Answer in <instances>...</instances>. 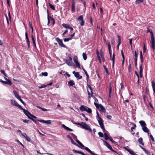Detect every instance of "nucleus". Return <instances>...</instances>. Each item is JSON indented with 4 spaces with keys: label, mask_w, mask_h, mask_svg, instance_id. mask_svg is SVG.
<instances>
[{
    "label": "nucleus",
    "mask_w": 155,
    "mask_h": 155,
    "mask_svg": "<svg viewBox=\"0 0 155 155\" xmlns=\"http://www.w3.org/2000/svg\"><path fill=\"white\" fill-rule=\"evenodd\" d=\"M23 111L24 113L25 114V115L28 117L30 119V118L31 117H30V115L31 114L30 113H29L27 110L25 109L22 108H20Z\"/></svg>",
    "instance_id": "ddd939ff"
},
{
    "label": "nucleus",
    "mask_w": 155,
    "mask_h": 155,
    "mask_svg": "<svg viewBox=\"0 0 155 155\" xmlns=\"http://www.w3.org/2000/svg\"><path fill=\"white\" fill-rule=\"evenodd\" d=\"M139 123L140 124L142 127L145 126L146 125L145 122L143 120L140 121L139 122Z\"/></svg>",
    "instance_id": "b1692460"
},
{
    "label": "nucleus",
    "mask_w": 155,
    "mask_h": 155,
    "mask_svg": "<svg viewBox=\"0 0 155 155\" xmlns=\"http://www.w3.org/2000/svg\"><path fill=\"white\" fill-rule=\"evenodd\" d=\"M13 93L15 97L18 99V98H20V96L18 94L17 92L15 91H13Z\"/></svg>",
    "instance_id": "aec40b11"
},
{
    "label": "nucleus",
    "mask_w": 155,
    "mask_h": 155,
    "mask_svg": "<svg viewBox=\"0 0 155 155\" xmlns=\"http://www.w3.org/2000/svg\"><path fill=\"white\" fill-rule=\"evenodd\" d=\"M150 136L151 138L152 139V141H153L154 142L155 141V140H154V138L153 137V136L152 135H150Z\"/></svg>",
    "instance_id": "0e129e2a"
},
{
    "label": "nucleus",
    "mask_w": 155,
    "mask_h": 155,
    "mask_svg": "<svg viewBox=\"0 0 155 155\" xmlns=\"http://www.w3.org/2000/svg\"><path fill=\"white\" fill-rule=\"evenodd\" d=\"M18 100H19L20 102L24 105H25V102L22 101V100L21 99V97L18 98Z\"/></svg>",
    "instance_id": "49530a36"
},
{
    "label": "nucleus",
    "mask_w": 155,
    "mask_h": 155,
    "mask_svg": "<svg viewBox=\"0 0 155 155\" xmlns=\"http://www.w3.org/2000/svg\"><path fill=\"white\" fill-rule=\"evenodd\" d=\"M97 100V99L95 98V102H94V104L96 107L97 108L99 109L100 108L101 110L104 112L105 113L106 112V110L105 108L101 104H97L96 103V100Z\"/></svg>",
    "instance_id": "7ed1b4c3"
},
{
    "label": "nucleus",
    "mask_w": 155,
    "mask_h": 155,
    "mask_svg": "<svg viewBox=\"0 0 155 155\" xmlns=\"http://www.w3.org/2000/svg\"><path fill=\"white\" fill-rule=\"evenodd\" d=\"M73 74H74L75 77L76 78H78L79 77L80 74L78 72H76L75 71H73L72 72Z\"/></svg>",
    "instance_id": "a878e982"
},
{
    "label": "nucleus",
    "mask_w": 155,
    "mask_h": 155,
    "mask_svg": "<svg viewBox=\"0 0 155 155\" xmlns=\"http://www.w3.org/2000/svg\"><path fill=\"white\" fill-rule=\"evenodd\" d=\"M140 58L141 60V61L142 63L143 62V56H140Z\"/></svg>",
    "instance_id": "bf43d9fd"
},
{
    "label": "nucleus",
    "mask_w": 155,
    "mask_h": 155,
    "mask_svg": "<svg viewBox=\"0 0 155 155\" xmlns=\"http://www.w3.org/2000/svg\"><path fill=\"white\" fill-rule=\"evenodd\" d=\"M27 45H28V48H29L30 47V41L29 39H26Z\"/></svg>",
    "instance_id": "a18cd8bd"
},
{
    "label": "nucleus",
    "mask_w": 155,
    "mask_h": 155,
    "mask_svg": "<svg viewBox=\"0 0 155 155\" xmlns=\"http://www.w3.org/2000/svg\"><path fill=\"white\" fill-rule=\"evenodd\" d=\"M50 17V16H49V15L48 14V25H49V24L50 22V19H49V18Z\"/></svg>",
    "instance_id": "4d7b16f0"
},
{
    "label": "nucleus",
    "mask_w": 155,
    "mask_h": 155,
    "mask_svg": "<svg viewBox=\"0 0 155 155\" xmlns=\"http://www.w3.org/2000/svg\"><path fill=\"white\" fill-rule=\"evenodd\" d=\"M22 120L25 123H28L31 122V121H30L29 120H27L22 119Z\"/></svg>",
    "instance_id": "de8ad7c7"
},
{
    "label": "nucleus",
    "mask_w": 155,
    "mask_h": 155,
    "mask_svg": "<svg viewBox=\"0 0 155 155\" xmlns=\"http://www.w3.org/2000/svg\"><path fill=\"white\" fill-rule=\"evenodd\" d=\"M117 38H118V45H117V47H118V48L119 46L120 45L121 43V40L120 37V36L118 35L117 36Z\"/></svg>",
    "instance_id": "cd10ccee"
},
{
    "label": "nucleus",
    "mask_w": 155,
    "mask_h": 155,
    "mask_svg": "<svg viewBox=\"0 0 155 155\" xmlns=\"http://www.w3.org/2000/svg\"><path fill=\"white\" fill-rule=\"evenodd\" d=\"M98 134L100 137H103V134L101 132H99L98 133Z\"/></svg>",
    "instance_id": "37998d69"
},
{
    "label": "nucleus",
    "mask_w": 155,
    "mask_h": 155,
    "mask_svg": "<svg viewBox=\"0 0 155 155\" xmlns=\"http://www.w3.org/2000/svg\"><path fill=\"white\" fill-rule=\"evenodd\" d=\"M29 25L31 28L32 30V32H33V27L31 23L30 22V21H29Z\"/></svg>",
    "instance_id": "f704fd0d"
},
{
    "label": "nucleus",
    "mask_w": 155,
    "mask_h": 155,
    "mask_svg": "<svg viewBox=\"0 0 155 155\" xmlns=\"http://www.w3.org/2000/svg\"><path fill=\"white\" fill-rule=\"evenodd\" d=\"M107 117L108 119H110L111 118V116L110 115H107Z\"/></svg>",
    "instance_id": "338daca9"
},
{
    "label": "nucleus",
    "mask_w": 155,
    "mask_h": 155,
    "mask_svg": "<svg viewBox=\"0 0 155 155\" xmlns=\"http://www.w3.org/2000/svg\"><path fill=\"white\" fill-rule=\"evenodd\" d=\"M75 3L73 2L72 4L71 11L72 12H75Z\"/></svg>",
    "instance_id": "bb28decb"
},
{
    "label": "nucleus",
    "mask_w": 155,
    "mask_h": 155,
    "mask_svg": "<svg viewBox=\"0 0 155 155\" xmlns=\"http://www.w3.org/2000/svg\"><path fill=\"white\" fill-rule=\"evenodd\" d=\"M87 107L84 105H81L80 107V109L82 111H85L86 110Z\"/></svg>",
    "instance_id": "a211bd4d"
},
{
    "label": "nucleus",
    "mask_w": 155,
    "mask_h": 155,
    "mask_svg": "<svg viewBox=\"0 0 155 155\" xmlns=\"http://www.w3.org/2000/svg\"><path fill=\"white\" fill-rule=\"evenodd\" d=\"M10 101L11 102V103L14 106L18 107L19 108H22V107L18 104V103L16 101H15L13 100L12 99H11L10 100Z\"/></svg>",
    "instance_id": "9b49d317"
},
{
    "label": "nucleus",
    "mask_w": 155,
    "mask_h": 155,
    "mask_svg": "<svg viewBox=\"0 0 155 155\" xmlns=\"http://www.w3.org/2000/svg\"><path fill=\"white\" fill-rule=\"evenodd\" d=\"M41 74L43 76H47L48 75V73L47 72H42L41 73Z\"/></svg>",
    "instance_id": "09e8293b"
},
{
    "label": "nucleus",
    "mask_w": 155,
    "mask_h": 155,
    "mask_svg": "<svg viewBox=\"0 0 155 155\" xmlns=\"http://www.w3.org/2000/svg\"><path fill=\"white\" fill-rule=\"evenodd\" d=\"M71 134L73 136V138L74 139H76V140L77 139V137L76 135H75L73 133H71Z\"/></svg>",
    "instance_id": "6e6d98bb"
},
{
    "label": "nucleus",
    "mask_w": 155,
    "mask_h": 155,
    "mask_svg": "<svg viewBox=\"0 0 155 155\" xmlns=\"http://www.w3.org/2000/svg\"><path fill=\"white\" fill-rule=\"evenodd\" d=\"M146 51V49L145 48V45L144 44L143 46V52L145 53Z\"/></svg>",
    "instance_id": "e2e57ef3"
},
{
    "label": "nucleus",
    "mask_w": 155,
    "mask_h": 155,
    "mask_svg": "<svg viewBox=\"0 0 155 155\" xmlns=\"http://www.w3.org/2000/svg\"><path fill=\"white\" fill-rule=\"evenodd\" d=\"M30 119H31L33 122H34V123H35L36 124H38L37 122L33 118L30 117Z\"/></svg>",
    "instance_id": "603ef678"
},
{
    "label": "nucleus",
    "mask_w": 155,
    "mask_h": 155,
    "mask_svg": "<svg viewBox=\"0 0 155 155\" xmlns=\"http://www.w3.org/2000/svg\"><path fill=\"white\" fill-rule=\"evenodd\" d=\"M143 1V0H136L135 1V3L137 4H138L142 2Z\"/></svg>",
    "instance_id": "e433bc0d"
},
{
    "label": "nucleus",
    "mask_w": 155,
    "mask_h": 155,
    "mask_svg": "<svg viewBox=\"0 0 155 155\" xmlns=\"http://www.w3.org/2000/svg\"><path fill=\"white\" fill-rule=\"evenodd\" d=\"M73 124H75L76 125H79L81 126V125L82 124V122H81V123H76V122H73Z\"/></svg>",
    "instance_id": "3c124183"
},
{
    "label": "nucleus",
    "mask_w": 155,
    "mask_h": 155,
    "mask_svg": "<svg viewBox=\"0 0 155 155\" xmlns=\"http://www.w3.org/2000/svg\"><path fill=\"white\" fill-rule=\"evenodd\" d=\"M36 107L37 108H38L39 109L43 111H48V110L47 109L42 108V107H41L39 106H37Z\"/></svg>",
    "instance_id": "2f4dec72"
},
{
    "label": "nucleus",
    "mask_w": 155,
    "mask_h": 155,
    "mask_svg": "<svg viewBox=\"0 0 155 155\" xmlns=\"http://www.w3.org/2000/svg\"><path fill=\"white\" fill-rule=\"evenodd\" d=\"M121 55L122 56V57L123 58V61H122V64L123 65L124 64V61H125V57L123 53V50L121 51Z\"/></svg>",
    "instance_id": "393cba45"
},
{
    "label": "nucleus",
    "mask_w": 155,
    "mask_h": 155,
    "mask_svg": "<svg viewBox=\"0 0 155 155\" xmlns=\"http://www.w3.org/2000/svg\"><path fill=\"white\" fill-rule=\"evenodd\" d=\"M107 45L108 47V48H111V47L110 45V43L109 41L107 43Z\"/></svg>",
    "instance_id": "5fc2aeb1"
},
{
    "label": "nucleus",
    "mask_w": 155,
    "mask_h": 155,
    "mask_svg": "<svg viewBox=\"0 0 155 155\" xmlns=\"http://www.w3.org/2000/svg\"><path fill=\"white\" fill-rule=\"evenodd\" d=\"M88 87H89V89L90 90H91V95H92V94H93V92H92V88L91 87V86L89 85H88Z\"/></svg>",
    "instance_id": "58836bf2"
},
{
    "label": "nucleus",
    "mask_w": 155,
    "mask_h": 155,
    "mask_svg": "<svg viewBox=\"0 0 155 155\" xmlns=\"http://www.w3.org/2000/svg\"><path fill=\"white\" fill-rule=\"evenodd\" d=\"M22 135L25 137L26 140L29 142H30L31 140L29 137L25 133H21Z\"/></svg>",
    "instance_id": "dca6fc26"
},
{
    "label": "nucleus",
    "mask_w": 155,
    "mask_h": 155,
    "mask_svg": "<svg viewBox=\"0 0 155 155\" xmlns=\"http://www.w3.org/2000/svg\"><path fill=\"white\" fill-rule=\"evenodd\" d=\"M125 149L128 151L129 153L132 155H136L135 154L133 151L130 150V149H128L126 147H125Z\"/></svg>",
    "instance_id": "6ab92c4d"
},
{
    "label": "nucleus",
    "mask_w": 155,
    "mask_h": 155,
    "mask_svg": "<svg viewBox=\"0 0 155 155\" xmlns=\"http://www.w3.org/2000/svg\"><path fill=\"white\" fill-rule=\"evenodd\" d=\"M56 40L60 46L63 48H66V46L63 44L62 41L59 38H56Z\"/></svg>",
    "instance_id": "6e6552de"
},
{
    "label": "nucleus",
    "mask_w": 155,
    "mask_h": 155,
    "mask_svg": "<svg viewBox=\"0 0 155 155\" xmlns=\"http://www.w3.org/2000/svg\"><path fill=\"white\" fill-rule=\"evenodd\" d=\"M37 120L40 122L43 123H44L47 124H51V121L49 120Z\"/></svg>",
    "instance_id": "2eb2a0df"
},
{
    "label": "nucleus",
    "mask_w": 155,
    "mask_h": 155,
    "mask_svg": "<svg viewBox=\"0 0 155 155\" xmlns=\"http://www.w3.org/2000/svg\"><path fill=\"white\" fill-rule=\"evenodd\" d=\"M108 50H109V54L110 55V58L111 60H112V61H113L112 67H114V62H115V58L114 54V53H113V57L112 58L111 53L110 51L111 48H110V49L109 48V49H108Z\"/></svg>",
    "instance_id": "0eeeda50"
},
{
    "label": "nucleus",
    "mask_w": 155,
    "mask_h": 155,
    "mask_svg": "<svg viewBox=\"0 0 155 155\" xmlns=\"http://www.w3.org/2000/svg\"><path fill=\"white\" fill-rule=\"evenodd\" d=\"M104 137L105 140H107L109 139V137L106 133H104Z\"/></svg>",
    "instance_id": "c9c22d12"
},
{
    "label": "nucleus",
    "mask_w": 155,
    "mask_h": 155,
    "mask_svg": "<svg viewBox=\"0 0 155 155\" xmlns=\"http://www.w3.org/2000/svg\"><path fill=\"white\" fill-rule=\"evenodd\" d=\"M62 126L64 128L65 130H69L70 131H73V130L69 128L68 127H67L65 125H64V124H62Z\"/></svg>",
    "instance_id": "412c9836"
},
{
    "label": "nucleus",
    "mask_w": 155,
    "mask_h": 155,
    "mask_svg": "<svg viewBox=\"0 0 155 155\" xmlns=\"http://www.w3.org/2000/svg\"><path fill=\"white\" fill-rule=\"evenodd\" d=\"M111 90H112V88L111 87H109V97H110V94L111 92Z\"/></svg>",
    "instance_id": "8fccbe9b"
},
{
    "label": "nucleus",
    "mask_w": 155,
    "mask_h": 155,
    "mask_svg": "<svg viewBox=\"0 0 155 155\" xmlns=\"http://www.w3.org/2000/svg\"><path fill=\"white\" fill-rule=\"evenodd\" d=\"M86 110L85 111H87V113L91 114L92 112V110L91 109L88 107H87V108H86Z\"/></svg>",
    "instance_id": "7c9ffc66"
},
{
    "label": "nucleus",
    "mask_w": 155,
    "mask_h": 155,
    "mask_svg": "<svg viewBox=\"0 0 155 155\" xmlns=\"http://www.w3.org/2000/svg\"><path fill=\"white\" fill-rule=\"evenodd\" d=\"M0 82L3 84L9 85H11L12 84L11 81L10 80H8L7 81H3L0 79Z\"/></svg>",
    "instance_id": "4468645a"
},
{
    "label": "nucleus",
    "mask_w": 155,
    "mask_h": 155,
    "mask_svg": "<svg viewBox=\"0 0 155 155\" xmlns=\"http://www.w3.org/2000/svg\"><path fill=\"white\" fill-rule=\"evenodd\" d=\"M76 142L79 144L81 146L84 147V149L90 153L92 155H98L96 154H95L92 151L90 150L88 147H85L79 140L77 139L76 140Z\"/></svg>",
    "instance_id": "f03ea898"
},
{
    "label": "nucleus",
    "mask_w": 155,
    "mask_h": 155,
    "mask_svg": "<svg viewBox=\"0 0 155 155\" xmlns=\"http://www.w3.org/2000/svg\"><path fill=\"white\" fill-rule=\"evenodd\" d=\"M103 67H104V69L105 70L107 74H109V72H108V70L106 66H105V65H104Z\"/></svg>",
    "instance_id": "79ce46f5"
},
{
    "label": "nucleus",
    "mask_w": 155,
    "mask_h": 155,
    "mask_svg": "<svg viewBox=\"0 0 155 155\" xmlns=\"http://www.w3.org/2000/svg\"><path fill=\"white\" fill-rule=\"evenodd\" d=\"M78 20L79 22V23L81 26H84V21L83 20V17L82 15L78 17Z\"/></svg>",
    "instance_id": "423d86ee"
},
{
    "label": "nucleus",
    "mask_w": 155,
    "mask_h": 155,
    "mask_svg": "<svg viewBox=\"0 0 155 155\" xmlns=\"http://www.w3.org/2000/svg\"><path fill=\"white\" fill-rule=\"evenodd\" d=\"M73 60L77 67L79 68H81L80 64L78 61V58L76 56H74L73 58Z\"/></svg>",
    "instance_id": "1a4fd4ad"
},
{
    "label": "nucleus",
    "mask_w": 155,
    "mask_h": 155,
    "mask_svg": "<svg viewBox=\"0 0 155 155\" xmlns=\"http://www.w3.org/2000/svg\"><path fill=\"white\" fill-rule=\"evenodd\" d=\"M30 116H31V117H32L34 118H35V119H36L37 117H36V116L31 114H30Z\"/></svg>",
    "instance_id": "69168bd1"
},
{
    "label": "nucleus",
    "mask_w": 155,
    "mask_h": 155,
    "mask_svg": "<svg viewBox=\"0 0 155 155\" xmlns=\"http://www.w3.org/2000/svg\"><path fill=\"white\" fill-rule=\"evenodd\" d=\"M50 18L51 20L53 21V23H55V20L53 18H52L51 17H50Z\"/></svg>",
    "instance_id": "052dcab7"
},
{
    "label": "nucleus",
    "mask_w": 155,
    "mask_h": 155,
    "mask_svg": "<svg viewBox=\"0 0 155 155\" xmlns=\"http://www.w3.org/2000/svg\"><path fill=\"white\" fill-rule=\"evenodd\" d=\"M67 137L69 138L71 140L72 139L71 137L69 135H67Z\"/></svg>",
    "instance_id": "774afa93"
},
{
    "label": "nucleus",
    "mask_w": 155,
    "mask_h": 155,
    "mask_svg": "<svg viewBox=\"0 0 155 155\" xmlns=\"http://www.w3.org/2000/svg\"><path fill=\"white\" fill-rule=\"evenodd\" d=\"M1 71V72L5 76H7V75L6 74H5V71L4 70H1L0 71Z\"/></svg>",
    "instance_id": "c03bdc74"
},
{
    "label": "nucleus",
    "mask_w": 155,
    "mask_h": 155,
    "mask_svg": "<svg viewBox=\"0 0 155 155\" xmlns=\"http://www.w3.org/2000/svg\"><path fill=\"white\" fill-rule=\"evenodd\" d=\"M82 56L84 59L85 60H86L87 59V56L86 54L85 53H83L82 54Z\"/></svg>",
    "instance_id": "473e14b6"
},
{
    "label": "nucleus",
    "mask_w": 155,
    "mask_h": 155,
    "mask_svg": "<svg viewBox=\"0 0 155 155\" xmlns=\"http://www.w3.org/2000/svg\"><path fill=\"white\" fill-rule=\"evenodd\" d=\"M138 141L140 144H142V145H144V144L143 142V139L141 137H140L138 139Z\"/></svg>",
    "instance_id": "c85d7f7f"
},
{
    "label": "nucleus",
    "mask_w": 155,
    "mask_h": 155,
    "mask_svg": "<svg viewBox=\"0 0 155 155\" xmlns=\"http://www.w3.org/2000/svg\"><path fill=\"white\" fill-rule=\"evenodd\" d=\"M82 124L81 127L83 128L86 130H88L91 132H92V130L91 128L86 123L82 122Z\"/></svg>",
    "instance_id": "39448f33"
},
{
    "label": "nucleus",
    "mask_w": 155,
    "mask_h": 155,
    "mask_svg": "<svg viewBox=\"0 0 155 155\" xmlns=\"http://www.w3.org/2000/svg\"><path fill=\"white\" fill-rule=\"evenodd\" d=\"M120 85L121 86V89H123L124 88V86L123 84H122V83H120Z\"/></svg>",
    "instance_id": "680f3d73"
},
{
    "label": "nucleus",
    "mask_w": 155,
    "mask_h": 155,
    "mask_svg": "<svg viewBox=\"0 0 155 155\" xmlns=\"http://www.w3.org/2000/svg\"><path fill=\"white\" fill-rule=\"evenodd\" d=\"M104 145L106 146L109 150L116 153V152L112 149L109 143L104 141Z\"/></svg>",
    "instance_id": "f8f14e48"
},
{
    "label": "nucleus",
    "mask_w": 155,
    "mask_h": 155,
    "mask_svg": "<svg viewBox=\"0 0 155 155\" xmlns=\"http://www.w3.org/2000/svg\"><path fill=\"white\" fill-rule=\"evenodd\" d=\"M69 60H66V63L68 66H72L73 63L72 61V58L71 57H69Z\"/></svg>",
    "instance_id": "9d476101"
},
{
    "label": "nucleus",
    "mask_w": 155,
    "mask_h": 155,
    "mask_svg": "<svg viewBox=\"0 0 155 155\" xmlns=\"http://www.w3.org/2000/svg\"><path fill=\"white\" fill-rule=\"evenodd\" d=\"M129 42L130 43L131 48H132V39H130L129 40Z\"/></svg>",
    "instance_id": "13d9d810"
},
{
    "label": "nucleus",
    "mask_w": 155,
    "mask_h": 155,
    "mask_svg": "<svg viewBox=\"0 0 155 155\" xmlns=\"http://www.w3.org/2000/svg\"><path fill=\"white\" fill-rule=\"evenodd\" d=\"M62 26L63 27L66 28H68L71 30V31L73 30V28L71 27L69 25L66 24H62Z\"/></svg>",
    "instance_id": "f3484780"
},
{
    "label": "nucleus",
    "mask_w": 155,
    "mask_h": 155,
    "mask_svg": "<svg viewBox=\"0 0 155 155\" xmlns=\"http://www.w3.org/2000/svg\"><path fill=\"white\" fill-rule=\"evenodd\" d=\"M71 142L72 144H74V145H76L77 146H78V145L74 142L72 139L71 140Z\"/></svg>",
    "instance_id": "864d4df0"
},
{
    "label": "nucleus",
    "mask_w": 155,
    "mask_h": 155,
    "mask_svg": "<svg viewBox=\"0 0 155 155\" xmlns=\"http://www.w3.org/2000/svg\"><path fill=\"white\" fill-rule=\"evenodd\" d=\"M83 70L84 71V73L87 76V81L88 79L89 78V75L87 74V72L86 71L84 68H83Z\"/></svg>",
    "instance_id": "c756f323"
},
{
    "label": "nucleus",
    "mask_w": 155,
    "mask_h": 155,
    "mask_svg": "<svg viewBox=\"0 0 155 155\" xmlns=\"http://www.w3.org/2000/svg\"><path fill=\"white\" fill-rule=\"evenodd\" d=\"M71 38H65L64 39V40L65 42L68 41L70 40H71Z\"/></svg>",
    "instance_id": "ea45409f"
},
{
    "label": "nucleus",
    "mask_w": 155,
    "mask_h": 155,
    "mask_svg": "<svg viewBox=\"0 0 155 155\" xmlns=\"http://www.w3.org/2000/svg\"><path fill=\"white\" fill-rule=\"evenodd\" d=\"M151 39L150 41V43L151 45L152 48L154 50L155 49V39L153 35V33L152 31L151 32Z\"/></svg>",
    "instance_id": "20e7f679"
},
{
    "label": "nucleus",
    "mask_w": 155,
    "mask_h": 155,
    "mask_svg": "<svg viewBox=\"0 0 155 155\" xmlns=\"http://www.w3.org/2000/svg\"><path fill=\"white\" fill-rule=\"evenodd\" d=\"M142 129L144 132L149 133V130L147 128L146 126L143 127H142Z\"/></svg>",
    "instance_id": "4be33fe9"
},
{
    "label": "nucleus",
    "mask_w": 155,
    "mask_h": 155,
    "mask_svg": "<svg viewBox=\"0 0 155 155\" xmlns=\"http://www.w3.org/2000/svg\"><path fill=\"white\" fill-rule=\"evenodd\" d=\"M74 84V83L73 80H70L68 82V85L69 86H73Z\"/></svg>",
    "instance_id": "5701e85b"
},
{
    "label": "nucleus",
    "mask_w": 155,
    "mask_h": 155,
    "mask_svg": "<svg viewBox=\"0 0 155 155\" xmlns=\"http://www.w3.org/2000/svg\"><path fill=\"white\" fill-rule=\"evenodd\" d=\"M143 68H142V64H140V73H142L143 72Z\"/></svg>",
    "instance_id": "72a5a7b5"
},
{
    "label": "nucleus",
    "mask_w": 155,
    "mask_h": 155,
    "mask_svg": "<svg viewBox=\"0 0 155 155\" xmlns=\"http://www.w3.org/2000/svg\"><path fill=\"white\" fill-rule=\"evenodd\" d=\"M49 7L52 10H54L55 9V7L53 5L49 4Z\"/></svg>",
    "instance_id": "a19ab883"
},
{
    "label": "nucleus",
    "mask_w": 155,
    "mask_h": 155,
    "mask_svg": "<svg viewBox=\"0 0 155 155\" xmlns=\"http://www.w3.org/2000/svg\"><path fill=\"white\" fill-rule=\"evenodd\" d=\"M143 150L147 155H150V153L147 150L145 149H143Z\"/></svg>",
    "instance_id": "4c0bfd02"
},
{
    "label": "nucleus",
    "mask_w": 155,
    "mask_h": 155,
    "mask_svg": "<svg viewBox=\"0 0 155 155\" xmlns=\"http://www.w3.org/2000/svg\"><path fill=\"white\" fill-rule=\"evenodd\" d=\"M97 116L98 117V121L99 124L100 125L101 128L103 130L104 132H105L106 130L104 125L103 120L99 116V114L97 111Z\"/></svg>",
    "instance_id": "f257e3e1"
}]
</instances>
